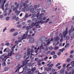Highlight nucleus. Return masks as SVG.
<instances>
[{"mask_svg":"<svg viewBox=\"0 0 74 74\" xmlns=\"http://www.w3.org/2000/svg\"><path fill=\"white\" fill-rule=\"evenodd\" d=\"M45 21L42 22L40 19L38 18L37 19V21L35 23L34 22L32 23L31 26H32L33 27V26H36H36H39V23H41V24H42L43 23H45Z\"/></svg>","mask_w":74,"mask_h":74,"instance_id":"nucleus-1","label":"nucleus"},{"mask_svg":"<svg viewBox=\"0 0 74 74\" xmlns=\"http://www.w3.org/2000/svg\"><path fill=\"white\" fill-rule=\"evenodd\" d=\"M23 6L25 8H26V11H29V5H26L25 3H24L23 2L21 3L20 6L19 7V10H21Z\"/></svg>","mask_w":74,"mask_h":74,"instance_id":"nucleus-2","label":"nucleus"},{"mask_svg":"<svg viewBox=\"0 0 74 74\" xmlns=\"http://www.w3.org/2000/svg\"><path fill=\"white\" fill-rule=\"evenodd\" d=\"M68 28L66 27V31H64L63 32V33H60L59 34V37H60L61 38H63L64 36V38L66 37V35L68 33Z\"/></svg>","mask_w":74,"mask_h":74,"instance_id":"nucleus-3","label":"nucleus"},{"mask_svg":"<svg viewBox=\"0 0 74 74\" xmlns=\"http://www.w3.org/2000/svg\"><path fill=\"white\" fill-rule=\"evenodd\" d=\"M22 38H21L20 37L18 38V42H22V40H24V39H26L27 37V34H24L22 37Z\"/></svg>","mask_w":74,"mask_h":74,"instance_id":"nucleus-4","label":"nucleus"},{"mask_svg":"<svg viewBox=\"0 0 74 74\" xmlns=\"http://www.w3.org/2000/svg\"><path fill=\"white\" fill-rule=\"evenodd\" d=\"M72 29H73V26H71V28L70 29V30L69 31V35L71 36V38H72L73 34H72Z\"/></svg>","mask_w":74,"mask_h":74,"instance_id":"nucleus-5","label":"nucleus"},{"mask_svg":"<svg viewBox=\"0 0 74 74\" xmlns=\"http://www.w3.org/2000/svg\"><path fill=\"white\" fill-rule=\"evenodd\" d=\"M64 50H65V49L64 48L60 49L59 50V51L60 52H59V53H58V55L59 56V55H60V54H61V52H61L62 53V52H63V51H64Z\"/></svg>","mask_w":74,"mask_h":74,"instance_id":"nucleus-6","label":"nucleus"},{"mask_svg":"<svg viewBox=\"0 0 74 74\" xmlns=\"http://www.w3.org/2000/svg\"><path fill=\"white\" fill-rule=\"evenodd\" d=\"M33 28V26H32L31 27L30 26H27V27H26V29H27V32L28 33V31H29V30H31V28Z\"/></svg>","mask_w":74,"mask_h":74,"instance_id":"nucleus-7","label":"nucleus"},{"mask_svg":"<svg viewBox=\"0 0 74 74\" xmlns=\"http://www.w3.org/2000/svg\"><path fill=\"white\" fill-rule=\"evenodd\" d=\"M26 60H24L22 62H23L22 67H23L24 66H26L27 64V62H26Z\"/></svg>","mask_w":74,"mask_h":74,"instance_id":"nucleus-8","label":"nucleus"},{"mask_svg":"<svg viewBox=\"0 0 74 74\" xmlns=\"http://www.w3.org/2000/svg\"><path fill=\"white\" fill-rule=\"evenodd\" d=\"M54 39L55 41H56V42L60 40V38L58 36H57L56 38H54Z\"/></svg>","mask_w":74,"mask_h":74,"instance_id":"nucleus-9","label":"nucleus"},{"mask_svg":"<svg viewBox=\"0 0 74 74\" xmlns=\"http://www.w3.org/2000/svg\"><path fill=\"white\" fill-rule=\"evenodd\" d=\"M19 7V4L18 3L17 5L16 6V7L14 8L13 9V11H15V10H16V9L17 8H18Z\"/></svg>","mask_w":74,"mask_h":74,"instance_id":"nucleus-10","label":"nucleus"},{"mask_svg":"<svg viewBox=\"0 0 74 74\" xmlns=\"http://www.w3.org/2000/svg\"><path fill=\"white\" fill-rule=\"evenodd\" d=\"M34 41V39L33 38H31L29 40V42L30 43H33Z\"/></svg>","mask_w":74,"mask_h":74,"instance_id":"nucleus-11","label":"nucleus"},{"mask_svg":"<svg viewBox=\"0 0 74 74\" xmlns=\"http://www.w3.org/2000/svg\"><path fill=\"white\" fill-rule=\"evenodd\" d=\"M45 36H42V37H40V40L42 41H44L45 40Z\"/></svg>","mask_w":74,"mask_h":74,"instance_id":"nucleus-12","label":"nucleus"},{"mask_svg":"<svg viewBox=\"0 0 74 74\" xmlns=\"http://www.w3.org/2000/svg\"><path fill=\"white\" fill-rule=\"evenodd\" d=\"M20 64H18V68L17 69L18 70V71H19V70H20V69H21V67H22V65H21L20 66Z\"/></svg>","mask_w":74,"mask_h":74,"instance_id":"nucleus-13","label":"nucleus"},{"mask_svg":"<svg viewBox=\"0 0 74 74\" xmlns=\"http://www.w3.org/2000/svg\"><path fill=\"white\" fill-rule=\"evenodd\" d=\"M60 74H64V69H62L60 71Z\"/></svg>","mask_w":74,"mask_h":74,"instance_id":"nucleus-14","label":"nucleus"},{"mask_svg":"<svg viewBox=\"0 0 74 74\" xmlns=\"http://www.w3.org/2000/svg\"><path fill=\"white\" fill-rule=\"evenodd\" d=\"M30 12H32V15H34V12H33L34 11V8H33V9H30Z\"/></svg>","mask_w":74,"mask_h":74,"instance_id":"nucleus-15","label":"nucleus"},{"mask_svg":"<svg viewBox=\"0 0 74 74\" xmlns=\"http://www.w3.org/2000/svg\"><path fill=\"white\" fill-rule=\"evenodd\" d=\"M5 1H6V0H2V2H3L2 5H4V4L5 3Z\"/></svg>","mask_w":74,"mask_h":74,"instance_id":"nucleus-16","label":"nucleus"},{"mask_svg":"<svg viewBox=\"0 0 74 74\" xmlns=\"http://www.w3.org/2000/svg\"><path fill=\"white\" fill-rule=\"evenodd\" d=\"M39 10L38 9H36L34 11L35 13H37V12H39Z\"/></svg>","mask_w":74,"mask_h":74,"instance_id":"nucleus-17","label":"nucleus"},{"mask_svg":"<svg viewBox=\"0 0 74 74\" xmlns=\"http://www.w3.org/2000/svg\"><path fill=\"white\" fill-rule=\"evenodd\" d=\"M9 69L8 67H5V71H8Z\"/></svg>","mask_w":74,"mask_h":74,"instance_id":"nucleus-18","label":"nucleus"},{"mask_svg":"<svg viewBox=\"0 0 74 74\" xmlns=\"http://www.w3.org/2000/svg\"><path fill=\"white\" fill-rule=\"evenodd\" d=\"M56 53V52L55 51H52V52L51 53V55H55V54Z\"/></svg>","mask_w":74,"mask_h":74,"instance_id":"nucleus-19","label":"nucleus"},{"mask_svg":"<svg viewBox=\"0 0 74 74\" xmlns=\"http://www.w3.org/2000/svg\"><path fill=\"white\" fill-rule=\"evenodd\" d=\"M18 33L17 32H15L13 35L14 36H16L17 35H18Z\"/></svg>","mask_w":74,"mask_h":74,"instance_id":"nucleus-20","label":"nucleus"},{"mask_svg":"<svg viewBox=\"0 0 74 74\" xmlns=\"http://www.w3.org/2000/svg\"><path fill=\"white\" fill-rule=\"evenodd\" d=\"M15 29L12 28L10 29V32H14V31H15Z\"/></svg>","mask_w":74,"mask_h":74,"instance_id":"nucleus-21","label":"nucleus"},{"mask_svg":"<svg viewBox=\"0 0 74 74\" xmlns=\"http://www.w3.org/2000/svg\"><path fill=\"white\" fill-rule=\"evenodd\" d=\"M69 46V43H67L65 46V48H67Z\"/></svg>","mask_w":74,"mask_h":74,"instance_id":"nucleus-22","label":"nucleus"},{"mask_svg":"<svg viewBox=\"0 0 74 74\" xmlns=\"http://www.w3.org/2000/svg\"><path fill=\"white\" fill-rule=\"evenodd\" d=\"M4 5H2V6H1V8L2 10L4 11Z\"/></svg>","mask_w":74,"mask_h":74,"instance_id":"nucleus-23","label":"nucleus"},{"mask_svg":"<svg viewBox=\"0 0 74 74\" xmlns=\"http://www.w3.org/2000/svg\"><path fill=\"white\" fill-rule=\"evenodd\" d=\"M30 51L31 52V55H34V54H32V53L33 52V49H31Z\"/></svg>","mask_w":74,"mask_h":74,"instance_id":"nucleus-24","label":"nucleus"},{"mask_svg":"<svg viewBox=\"0 0 74 74\" xmlns=\"http://www.w3.org/2000/svg\"><path fill=\"white\" fill-rule=\"evenodd\" d=\"M5 45H6L7 47L8 46H9L10 45V43L9 42H7L5 44Z\"/></svg>","mask_w":74,"mask_h":74,"instance_id":"nucleus-25","label":"nucleus"},{"mask_svg":"<svg viewBox=\"0 0 74 74\" xmlns=\"http://www.w3.org/2000/svg\"><path fill=\"white\" fill-rule=\"evenodd\" d=\"M65 74H71V72H70L69 73L68 71H66Z\"/></svg>","mask_w":74,"mask_h":74,"instance_id":"nucleus-26","label":"nucleus"},{"mask_svg":"<svg viewBox=\"0 0 74 74\" xmlns=\"http://www.w3.org/2000/svg\"><path fill=\"white\" fill-rule=\"evenodd\" d=\"M51 0H48L47 1V3H49V4H51Z\"/></svg>","mask_w":74,"mask_h":74,"instance_id":"nucleus-27","label":"nucleus"},{"mask_svg":"<svg viewBox=\"0 0 74 74\" xmlns=\"http://www.w3.org/2000/svg\"><path fill=\"white\" fill-rule=\"evenodd\" d=\"M70 60H71V58H68L66 60V62H70Z\"/></svg>","mask_w":74,"mask_h":74,"instance_id":"nucleus-28","label":"nucleus"},{"mask_svg":"<svg viewBox=\"0 0 74 74\" xmlns=\"http://www.w3.org/2000/svg\"><path fill=\"white\" fill-rule=\"evenodd\" d=\"M70 38V37L69 36H66V39L67 40H68Z\"/></svg>","mask_w":74,"mask_h":74,"instance_id":"nucleus-29","label":"nucleus"},{"mask_svg":"<svg viewBox=\"0 0 74 74\" xmlns=\"http://www.w3.org/2000/svg\"><path fill=\"white\" fill-rule=\"evenodd\" d=\"M36 68H32V72H33L34 71H35V70H36Z\"/></svg>","mask_w":74,"mask_h":74,"instance_id":"nucleus-30","label":"nucleus"},{"mask_svg":"<svg viewBox=\"0 0 74 74\" xmlns=\"http://www.w3.org/2000/svg\"><path fill=\"white\" fill-rule=\"evenodd\" d=\"M5 7H8V3H7L5 5Z\"/></svg>","mask_w":74,"mask_h":74,"instance_id":"nucleus-31","label":"nucleus"},{"mask_svg":"<svg viewBox=\"0 0 74 74\" xmlns=\"http://www.w3.org/2000/svg\"><path fill=\"white\" fill-rule=\"evenodd\" d=\"M53 66V64H51L49 66V67H52V66Z\"/></svg>","mask_w":74,"mask_h":74,"instance_id":"nucleus-32","label":"nucleus"},{"mask_svg":"<svg viewBox=\"0 0 74 74\" xmlns=\"http://www.w3.org/2000/svg\"><path fill=\"white\" fill-rule=\"evenodd\" d=\"M51 51H48L46 53L47 55H48V54H49L51 53Z\"/></svg>","mask_w":74,"mask_h":74,"instance_id":"nucleus-33","label":"nucleus"},{"mask_svg":"<svg viewBox=\"0 0 74 74\" xmlns=\"http://www.w3.org/2000/svg\"><path fill=\"white\" fill-rule=\"evenodd\" d=\"M20 12H21V11H18L17 13V14H16L17 15H18L19 14H20Z\"/></svg>","mask_w":74,"mask_h":74,"instance_id":"nucleus-34","label":"nucleus"},{"mask_svg":"<svg viewBox=\"0 0 74 74\" xmlns=\"http://www.w3.org/2000/svg\"><path fill=\"white\" fill-rule=\"evenodd\" d=\"M33 6L32 5H30L29 7V10H31V9H32Z\"/></svg>","mask_w":74,"mask_h":74,"instance_id":"nucleus-35","label":"nucleus"},{"mask_svg":"<svg viewBox=\"0 0 74 74\" xmlns=\"http://www.w3.org/2000/svg\"><path fill=\"white\" fill-rule=\"evenodd\" d=\"M50 70H51V68H49L47 69V71H50Z\"/></svg>","mask_w":74,"mask_h":74,"instance_id":"nucleus-36","label":"nucleus"},{"mask_svg":"<svg viewBox=\"0 0 74 74\" xmlns=\"http://www.w3.org/2000/svg\"><path fill=\"white\" fill-rule=\"evenodd\" d=\"M25 8H23L22 9V11H23V12H25Z\"/></svg>","mask_w":74,"mask_h":74,"instance_id":"nucleus-37","label":"nucleus"},{"mask_svg":"<svg viewBox=\"0 0 74 74\" xmlns=\"http://www.w3.org/2000/svg\"><path fill=\"white\" fill-rule=\"evenodd\" d=\"M16 17V16H14L13 17H12V19H15Z\"/></svg>","mask_w":74,"mask_h":74,"instance_id":"nucleus-38","label":"nucleus"},{"mask_svg":"<svg viewBox=\"0 0 74 74\" xmlns=\"http://www.w3.org/2000/svg\"><path fill=\"white\" fill-rule=\"evenodd\" d=\"M49 18H48L47 19L46 21L45 22V23H47L48 22V21H49Z\"/></svg>","mask_w":74,"mask_h":74,"instance_id":"nucleus-39","label":"nucleus"},{"mask_svg":"<svg viewBox=\"0 0 74 74\" xmlns=\"http://www.w3.org/2000/svg\"><path fill=\"white\" fill-rule=\"evenodd\" d=\"M6 30H7V27H5V28L3 30V32H5Z\"/></svg>","mask_w":74,"mask_h":74,"instance_id":"nucleus-40","label":"nucleus"},{"mask_svg":"<svg viewBox=\"0 0 74 74\" xmlns=\"http://www.w3.org/2000/svg\"><path fill=\"white\" fill-rule=\"evenodd\" d=\"M48 47H47L45 48V51H48Z\"/></svg>","mask_w":74,"mask_h":74,"instance_id":"nucleus-41","label":"nucleus"},{"mask_svg":"<svg viewBox=\"0 0 74 74\" xmlns=\"http://www.w3.org/2000/svg\"><path fill=\"white\" fill-rule=\"evenodd\" d=\"M30 51H28L27 52V55L28 56V55H30Z\"/></svg>","mask_w":74,"mask_h":74,"instance_id":"nucleus-42","label":"nucleus"},{"mask_svg":"<svg viewBox=\"0 0 74 74\" xmlns=\"http://www.w3.org/2000/svg\"><path fill=\"white\" fill-rule=\"evenodd\" d=\"M15 44L16 45H17L18 44V41H16L15 42Z\"/></svg>","mask_w":74,"mask_h":74,"instance_id":"nucleus-43","label":"nucleus"},{"mask_svg":"<svg viewBox=\"0 0 74 74\" xmlns=\"http://www.w3.org/2000/svg\"><path fill=\"white\" fill-rule=\"evenodd\" d=\"M59 49V47H55L54 49L55 50H57V49Z\"/></svg>","mask_w":74,"mask_h":74,"instance_id":"nucleus-44","label":"nucleus"},{"mask_svg":"<svg viewBox=\"0 0 74 74\" xmlns=\"http://www.w3.org/2000/svg\"><path fill=\"white\" fill-rule=\"evenodd\" d=\"M28 32H29V34H32V33H33V31H32V29H31V30L28 31Z\"/></svg>","mask_w":74,"mask_h":74,"instance_id":"nucleus-45","label":"nucleus"},{"mask_svg":"<svg viewBox=\"0 0 74 74\" xmlns=\"http://www.w3.org/2000/svg\"><path fill=\"white\" fill-rule=\"evenodd\" d=\"M34 60L35 61L37 62L38 61V58H35L34 59Z\"/></svg>","mask_w":74,"mask_h":74,"instance_id":"nucleus-46","label":"nucleus"},{"mask_svg":"<svg viewBox=\"0 0 74 74\" xmlns=\"http://www.w3.org/2000/svg\"><path fill=\"white\" fill-rule=\"evenodd\" d=\"M9 19H10V17H9V16L7 17L6 18V20L8 21L9 20Z\"/></svg>","mask_w":74,"mask_h":74,"instance_id":"nucleus-47","label":"nucleus"},{"mask_svg":"<svg viewBox=\"0 0 74 74\" xmlns=\"http://www.w3.org/2000/svg\"><path fill=\"white\" fill-rule=\"evenodd\" d=\"M27 23H32V21L30 20H28L27 21Z\"/></svg>","mask_w":74,"mask_h":74,"instance_id":"nucleus-48","label":"nucleus"},{"mask_svg":"<svg viewBox=\"0 0 74 74\" xmlns=\"http://www.w3.org/2000/svg\"><path fill=\"white\" fill-rule=\"evenodd\" d=\"M53 58H54L55 59H56V58H57V55H54L53 56Z\"/></svg>","mask_w":74,"mask_h":74,"instance_id":"nucleus-49","label":"nucleus"},{"mask_svg":"<svg viewBox=\"0 0 74 74\" xmlns=\"http://www.w3.org/2000/svg\"><path fill=\"white\" fill-rule=\"evenodd\" d=\"M50 43V41H49V40H48V41L47 42V45H49V44Z\"/></svg>","mask_w":74,"mask_h":74,"instance_id":"nucleus-50","label":"nucleus"},{"mask_svg":"<svg viewBox=\"0 0 74 74\" xmlns=\"http://www.w3.org/2000/svg\"><path fill=\"white\" fill-rule=\"evenodd\" d=\"M61 67H62V66H58L57 67L58 68V70H60V68H61Z\"/></svg>","mask_w":74,"mask_h":74,"instance_id":"nucleus-51","label":"nucleus"},{"mask_svg":"<svg viewBox=\"0 0 74 74\" xmlns=\"http://www.w3.org/2000/svg\"><path fill=\"white\" fill-rule=\"evenodd\" d=\"M28 15H29V14H28V13L26 14L25 16V18H27V17L29 16Z\"/></svg>","mask_w":74,"mask_h":74,"instance_id":"nucleus-52","label":"nucleus"},{"mask_svg":"<svg viewBox=\"0 0 74 74\" xmlns=\"http://www.w3.org/2000/svg\"><path fill=\"white\" fill-rule=\"evenodd\" d=\"M3 18V15H0V18L2 19Z\"/></svg>","mask_w":74,"mask_h":74,"instance_id":"nucleus-53","label":"nucleus"},{"mask_svg":"<svg viewBox=\"0 0 74 74\" xmlns=\"http://www.w3.org/2000/svg\"><path fill=\"white\" fill-rule=\"evenodd\" d=\"M18 3H17V2H16L14 3V5L15 6H17V5H18Z\"/></svg>","mask_w":74,"mask_h":74,"instance_id":"nucleus-54","label":"nucleus"},{"mask_svg":"<svg viewBox=\"0 0 74 74\" xmlns=\"http://www.w3.org/2000/svg\"><path fill=\"white\" fill-rule=\"evenodd\" d=\"M14 5H12L11 6V9H14Z\"/></svg>","mask_w":74,"mask_h":74,"instance_id":"nucleus-55","label":"nucleus"},{"mask_svg":"<svg viewBox=\"0 0 74 74\" xmlns=\"http://www.w3.org/2000/svg\"><path fill=\"white\" fill-rule=\"evenodd\" d=\"M43 47V45H41V46H40V50H41V49H42V48Z\"/></svg>","mask_w":74,"mask_h":74,"instance_id":"nucleus-56","label":"nucleus"},{"mask_svg":"<svg viewBox=\"0 0 74 74\" xmlns=\"http://www.w3.org/2000/svg\"><path fill=\"white\" fill-rule=\"evenodd\" d=\"M60 65V63H58L56 65V67H57V66H59V65Z\"/></svg>","mask_w":74,"mask_h":74,"instance_id":"nucleus-57","label":"nucleus"},{"mask_svg":"<svg viewBox=\"0 0 74 74\" xmlns=\"http://www.w3.org/2000/svg\"><path fill=\"white\" fill-rule=\"evenodd\" d=\"M15 20L17 21H18L19 20V18L18 17H17L16 18Z\"/></svg>","mask_w":74,"mask_h":74,"instance_id":"nucleus-58","label":"nucleus"},{"mask_svg":"<svg viewBox=\"0 0 74 74\" xmlns=\"http://www.w3.org/2000/svg\"><path fill=\"white\" fill-rule=\"evenodd\" d=\"M70 58H73V56L72 55H71L70 56Z\"/></svg>","mask_w":74,"mask_h":74,"instance_id":"nucleus-59","label":"nucleus"},{"mask_svg":"<svg viewBox=\"0 0 74 74\" xmlns=\"http://www.w3.org/2000/svg\"><path fill=\"white\" fill-rule=\"evenodd\" d=\"M53 49V47H50L49 48V49L50 50H52Z\"/></svg>","mask_w":74,"mask_h":74,"instance_id":"nucleus-60","label":"nucleus"},{"mask_svg":"<svg viewBox=\"0 0 74 74\" xmlns=\"http://www.w3.org/2000/svg\"><path fill=\"white\" fill-rule=\"evenodd\" d=\"M3 66H5V62H4V63L2 64Z\"/></svg>","mask_w":74,"mask_h":74,"instance_id":"nucleus-61","label":"nucleus"},{"mask_svg":"<svg viewBox=\"0 0 74 74\" xmlns=\"http://www.w3.org/2000/svg\"><path fill=\"white\" fill-rule=\"evenodd\" d=\"M63 41V38H61L60 40V42H62Z\"/></svg>","mask_w":74,"mask_h":74,"instance_id":"nucleus-62","label":"nucleus"},{"mask_svg":"<svg viewBox=\"0 0 74 74\" xmlns=\"http://www.w3.org/2000/svg\"><path fill=\"white\" fill-rule=\"evenodd\" d=\"M25 4L27 5L26 4H27V3H28V0H27L25 1Z\"/></svg>","mask_w":74,"mask_h":74,"instance_id":"nucleus-63","label":"nucleus"},{"mask_svg":"<svg viewBox=\"0 0 74 74\" xmlns=\"http://www.w3.org/2000/svg\"><path fill=\"white\" fill-rule=\"evenodd\" d=\"M8 56H11L12 55V54H11V53H8Z\"/></svg>","mask_w":74,"mask_h":74,"instance_id":"nucleus-64","label":"nucleus"}]
</instances>
